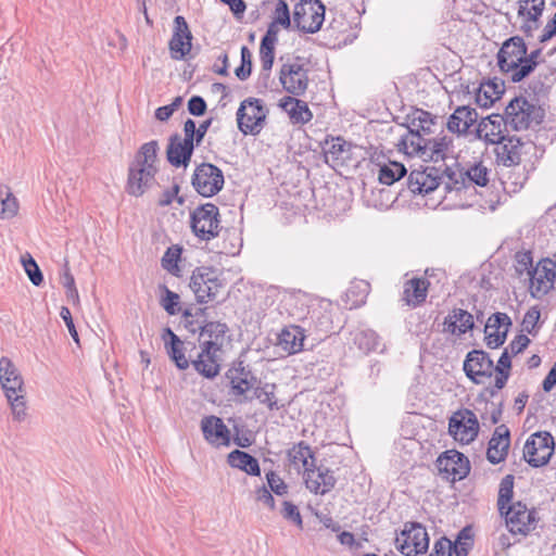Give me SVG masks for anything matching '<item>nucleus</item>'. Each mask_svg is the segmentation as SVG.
Segmentation results:
<instances>
[{
    "mask_svg": "<svg viewBox=\"0 0 556 556\" xmlns=\"http://www.w3.org/2000/svg\"><path fill=\"white\" fill-rule=\"evenodd\" d=\"M420 128L422 126L416 121L415 112L408 126V134L401 139L405 153L418 156L425 162H443L452 149L453 139L446 135L427 138Z\"/></svg>",
    "mask_w": 556,
    "mask_h": 556,
    "instance_id": "nucleus-1",
    "label": "nucleus"
},
{
    "mask_svg": "<svg viewBox=\"0 0 556 556\" xmlns=\"http://www.w3.org/2000/svg\"><path fill=\"white\" fill-rule=\"evenodd\" d=\"M159 142L143 143L128 167L126 190L130 195H142L155 181Z\"/></svg>",
    "mask_w": 556,
    "mask_h": 556,
    "instance_id": "nucleus-2",
    "label": "nucleus"
},
{
    "mask_svg": "<svg viewBox=\"0 0 556 556\" xmlns=\"http://www.w3.org/2000/svg\"><path fill=\"white\" fill-rule=\"evenodd\" d=\"M544 110L525 97H515L505 108L506 124L514 130H526L539 126L544 119Z\"/></svg>",
    "mask_w": 556,
    "mask_h": 556,
    "instance_id": "nucleus-3",
    "label": "nucleus"
},
{
    "mask_svg": "<svg viewBox=\"0 0 556 556\" xmlns=\"http://www.w3.org/2000/svg\"><path fill=\"white\" fill-rule=\"evenodd\" d=\"M190 227L195 237L210 241L219 236L222 230L219 210L213 203H205L190 213Z\"/></svg>",
    "mask_w": 556,
    "mask_h": 556,
    "instance_id": "nucleus-4",
    "label": "nucleus"
},
{
    "mask_svg": "<svg viewBox=\"0 0 556 556\" xmlns=\"http://www.w3.org/2000/svg\"><path fill=\"white\" fill-rule=\"evenodd\" d=\"M444 173L447 177L444 191H460L475 186L485 187L490 180V170L482 163H476L466 170L446 167Z\"/></svg>",
    "mask_w": 556,
    "mask_h": 556,
    "instance_id": "nucleus-5",
    "label": "nucleus"
},
{
    "mask_svg": "<svg viewBox=\"0 0 556 556\" xmlns=\"http://www.w3.org/2000/svg\"><path fill=\"white\" fill-rule=\"evenodd\" d=\"M325 11L320 0H300L293 9V23L300 31L315 34L323 26Z\"/></svg>",
    "mask_w": 556,
    "mask_h": 556,
    "instance_id": "nucleus-6",
    "label": "nucleus"
},
{
    "mask_svg": "<svg viewBox=\"0 0 556 556\" xmlns=\"http://www.w3.org/2000/svg\"><path fill=\"white\" fill-rule=\"evenodd\" d=\"M267 109L261 99L248 98L240 103L237 111L238 128L244 135L261 132L267 116Z\"/></svg>",
    "mask_w": 556,
    "mask_h": 556,
    "instance_id": "nucleus-7",
    "label": "nucleus"
},
{
    "mask_svg": "<svg viewBox=\"0 0 556 556\" xmlns=\"http://www.w3.org/2000/svg\"><path fill=\"white\" fill-rule=\"evenodd\" d=\"M189 287L194 293L197 302L203 304L215 299L222 282L215 268L200 266L192 271Z\"/></svg>",
    "mask_w": 556,
    "mask_h": 556,
    "instance_id": "nucleus-8",
    "label": "nucleus"
},
{
    "mask_svg": "<svg viewBox=\"0 0 556 556\" xmlns=\"http://www.w3.org/2000/svg\"><path fill=\"white\" fill-rule=\"evenodd\" d=\"M444 164L440 167L426 166L421 169H413L407 178V188L414 194H428L435 191L441 184L447 181L444 173Z\"/></svg>",
    "mask_w": 556,
    "mask_h": 556,
    "instance_id": "nucleus-9",
    "label": "nucleus"
},
{
    "mask_svg": "<svg viewBox=\"0 0 556 556\" xmlns=\"http://www.w3.org/2000/svg\"><path fill=\"white\" fill-rule=\"evenodd\" d=\"M508 531L516 535L527 536L535 530L539 522L538 513L534 508L529 509L526 504L516 502L507 507L502 514Z\"/></svg>",
    "mask_w": 556,
    "mask_h": 556,
    "instance_id": "nucleus-10",
    "label": "nucleus"
},
{
    "mask_svg": "<svg viewBox=\"0 0 556 556\" xmlns=\"http://www.w3.org/2000/svg\"><path fill=\"white\" fill-rule=\"evenodd\" d=\"M397 549L405 556L425 554L429 547V535L419 522H406L395 540Z\"/></svg>",
    "mask_w": 556,
    "mask_h": 556,
    "instance_id": "nucleus-11",
    "label": "nucleus"
},
{
    "mask_svg": "<svg viewBox=\"0 0 556 556\" xmlns=\"http://www.w3.org/2000/svg\"><path fill=\"white\" fill-rule=\"evenodd\" d=\"M554 446V438L549 432L533 433L523 446V458L531 467H542L549 462Z\"/></svg>",
    "mask_w": 556,
    "mask_h": 556,
    "instance_id": "nucleus-12",
    "label": "nucleus"
},
{
    "mask_svg": "<svg viewBox=\"0 0 556 556\" xmlns=\"http://www.w3.org/2000/svg\"><path fill=\"white\" fill-rule=\"evenodd\" d=\"M224 182L225 179L222 169L211 163L198 165L191 179L195 191L205 198L217 194L223 189Z\"/></svg>",
    "mask_w": 556,
    "mask_h": 556,
    "instance_id": "nucleus-13",
    "label": "nucleus"
},
{
    "mask_svg": "<svg viewBox=\"0 0 556 556\" xmlns=\"http://www.w3.org/2000/svg\"><path fill=\"white\" fill-rule=\"evenodd\" d=\"M479 429L476 414L468 408L457 409L448 419V433L462 444L473 442L478 437Z\"/></svg>",
    "mask_w": 556,
    "mask_h": 556,
    "instance_id": "nucleus-14",
    "label": "nucleus"
},
{
    "mask_svg": "<svg viewBox=\"0 0 556 556\" xmlns=\"http://www.w3.org/2000/svg\"><path fill=\"white\" fill-rule=\"evenodd\" d=\"M164 346L168 357L180 370L189 368L197 352V345L191 341H182L169 327L164 328L162 333Z\"/></svg>",
    "mask_w": 556,
    "mask_h": 556,
    "instance_id": "nucleus-15",
    "label": "nucleus"
},
{
    "mask_svg": "<svg viewBox=\"0 0 556 556\" xmlns=\"http://www.w3.org/2000/svg\"><path fill=\"white\" fill-rule=\"evenodd\" d=\"M527 53V45L522 37L513 36L506 39L497 52V65L500 71L510 76L523 64Z\"/></svg>",
    "mask_w": 556,
    "mask_h": 556,
    "instance_id": "nucleus-16",
    "label": "nucleus"
},
{
    "mask_svg": "<svg viewBox=\"0 0 556 556\" xmlns=\"http://www.w3.org/2000/svg\"><path fill=\"white\" fill-rule=\"evenodd\" d=\"M463 369L472 382L479 384L492 377L494 364L486 352L472 350L466 355Z\"/></svg>",
    "mask_w": 556,
    "mask_h": 556,
    "instance_id": "nucleus-17",
    "label": "nucleus"
},
{
    "mask_svg": "<svg viewBox=\"0 0 556 556\" xmlns=\"http://www.w3.org/2000/svg\"><path fill=\"white\" fill-rule=\"evenodd\" d=\"M306 488L314 494L325 495L329 493L337 483L334 472L324 465L317 466L311 462V468L303 473Z\"/></svg>",
    "mask_w": 556,
    "mask_h": 556,
    "instance_id": "nucleus-18",
    "label": "nucleus"
},
{
    "mask_svg": "<svg viewBox=\"0 0 556 556\" xmlns=\"http://www.w3.org/2000/svg\"><path fill=\"white\" fill-rule=\"evenodd\" d=\"M308 71L300 63H286L281 66L279 80L283 89L293 96H302L308 86Z\"/></svg>",
    "mask_w": 556,
    "mask_h": 556,
    "instance_id": "nucleus-19",
    "label": "nucleus"
},
{
    "mask_svg": "<svg viewBox=\"0 0 556 556\" xmlns=\"http://www.w3.org/2000/svg\"><path fill=\"white\" fill-rule=\"evenodd\" d=\"M556 280V263L551 258H543L539 262L530 278L531 294L540 298L547 294Z\"/></svg>",
    "mask_w": 556,
    "mask_h": 556,
    "instance_id": "nucleus-20",
    "label": "nucleus"
},
{
    "mask_svg": "<svg viewBox=\"0 0 556 556\" xmlns=\"http://www.w3.org/2000/svg\"><path fill=\"white\" fill-rule=\"evenodd\" d=\"M517 4V15L521 20L520 30L527 37H532L542 24L545 0H518Z\"/></svg>",
    "mask_w": 556,
    "mask_h": 556,
    "instance_id": "nucleus-21",
    "label": "nucleus"
},
{
    "mask_svg": "<svg viewBox=\"0 0 556 556\" xmlns=\"http://www.w3.org/2000/svg\"><path fill=\"white\" fill-rule=\"evenodd\" d=\"M437 467L441 473H445L446 478H451L452 481L466 478L470 471L468 458L456 450H448L441 454L437 459Z\"/></svg>",
    "mask_w": 556,
    "mask_h": 556,
    "instance_id": "nucleus-22",
    "label": "nucleus"
},
{
    "mask_svg": "<svg viewBox=\"0 0 556 556\" xmlns=\"http://www.w3.org/2000/svg\"><path fill=\"white\" fill-rule=\"evenodd\" d=\"M192 34L184 16L174 18V31L168 48L174 60H185L191 50Z\"/></svg>",
    "mask_w": 556,
    "mask_h": 556,
    "instance_id": "nucleus-23",
    "label": "nucleus"
},
{
    "mask_svg": "<svg viewBox=\"0 0 556 556\" xmlns=\"http://www.w3.org/2000/svg\"><path fill=\"white\" fill-rule=\"evenodd\" d=\"M226 377L230 382L235 395H244L261 382L257 377L244 366L242 361L236 362L227 370Z\"/></svg>",
    "mask_w": 556,
    "mask_h": 556,
    "instance_id": "nucleus-24",
    "label": "nucleus"
},
{
    "mask_svg": "<svg viewBox=\"0 0 556 556\" xmlns=\"http://www.w3.org/2000/svg\"><path fill=\"white\" fill-rule=\"evenodd\" d=\"M511 320L506 313L492 314L484 327L485 342L490 349H497L504 344Z\"/></svg>",
    "mask_w": 556,
    "mask_h": 556,
    "instance_id": "nucleus-25",
    "label": "nucleus"
},
{
    "mask_svg": "<svg viewBox=\"0 0 556 556\" xmlns=\"http://www.w3.org/2000/svg\"><path fill=\"white\" fill-rule=\"evenodd\" d=\"M201 430L207 443L213 446H228L230 444V431L223 419L211 415L201 420Z\"/></svg>",
    "mask_w": 556,
    "mask_h": 556,
    "instance_id": "nucleus-26",
    "label": "nucleus"
},
{
    "mask_svg": "<svg viewBox=\"0 0 556 556\" xmlns=\"http://www.w3.org/2000/svg\"><path fill=\"white\" fill-rule=\"evenodd\" d=\"M198 330L200 331V338H208L200 343V348H203L206 353L210 351L217 353L222 350L226 332L228 331L225 323L202 320L198 326Z\"/></svg>",
    "mask_w": 556,
    "mask_h": 556,
    "instance_id": "nucleus-27",
    "label": "nucleus"
},
{
    "mask_svg": "<svg viewBox=\"0 0 556 556\" xmlns=\"http://www.w3.org/2000/svg\"><path fill=\"white\" fill-rule=\"evenodd\" d=\"M194 151V143L186 141L179 134H173L168 139L166 156L174 167H187Z\"/></svg>",
    "mask_w": 556,
    "mask_h": 556,
    "instance_id": "nucleus-28",
    "label": "nucleus"
},
{
    "mask_svg": "<svg viewBox=\"0 0 556 556\" xmlns=\"http://www.w3.org/2000/svg\"><path fill=\"white\" fill-rule=\"evenodd\" d=\"M303 324L306 326V331L315 334V339L318 340L326 338L333 328L331 313L321 306L309 309L308 316L304 318Z\"/></svg>",
    "mask_w": 556,
    "mask_h": 556,
    "instance_id": "nucleus-29",
    "label": "nucleus"
},
{
    "mask_svg": "<svg viewBox=\"0 0 556 556\" xmlns=\"http://www.w3.org/2000/svg\"><path fill=\"white\" fill-rule=\"evenodd\" d=\"M510 445V431L506 425H500L495 428L486 451V459L493 464H500L505 460Z\"/></svg>",
    "mask_w": 556,
    "mask_h": 556,
    "instance_id": "nucleus-30",
    "label": "nucleus"
},
{
    "mask_svg": "<svg viewBox=\"0 0 556 556\" xmlns=\"http://www.w3.org/2000/svg\"><path fill=\"white\" fill-rule=\"evenodd\" d=\"M430 282L422 277H413L403 283L401 301L408 307L421 306L428 294Z\"/></svg>",
    "mask_w": 556,
    "mask_h": 556,
    "instance_id": "nucleus-31",
    "label": "nucleus"
},
{
    "mask_svg": "<svg viewBox=\"0 0 556 556\" xmlns=\"http://www.w3.org/2000/svg\"><path fill=\"white\" fill-rule=\"evenodd\" d=\"M506 126V116L492 114L481 119L477 127V136L488 143H496L504 139V129Z\"/></svg>",
    "mask_w": 556,
    "mask_h": 556,
    "instance_id": "nucleus-32",
    "label": "nucleus"
},
{
    "mask_svg": "<svg viewBox=\"0 0 556 556\" xmlns=\"http://www.w3.org/2000/svg\"><path fill=\"white\" fill-rule=\"evenodd\" d=\"M496 161L504 166L517 165L521 161V141L516 136H504V139L494 143Z\"/></svg>",
    "mask_w": 556,
    "mask_h": 556,
    "instance_id": "nucleus-33",
    "label": "nucleus"
},
{
    "mask_svg": "<svg viewBox=\"0 0 556 556\" xmlns=\"http://www.w3.org/2000/svg\"><path fill=\"white\" fill-rule=\"evenodd\" d=\"M0 384L5 395L24 392V380L13 362L2 356L0 358Z\"/></svg>",
    "mask_w": 556,
    "mask_h": 556,
    "instance_id": "nucleus-34",
    "label": "nucleus"
},
{
    "mask_svg": "<svg viewBox=\"0 0 556 556\" xmlns=\"http://www.w3.org/2000/svg\"><path fill=\"white\" fill-rule=\"evenodd\" d=\"M478 113L470 106H458L448 117L447 129L457 135H466L469 128L477 122Z\"/></svg>",
    "mask_w": 556,
    "mask_h": 556,
    "instance_id": "nucleus-35",
    "label": "nucleus"
},
{
    "mask_svg": "<svg viewBox=\"0 0 556 556\" xmlns=\"http://www.w3.org/2000/svg\"><path fill=\"white\" fill-rule=\"evenodd\" d=\"M444 331L462 336L475 326L473 316L463 308H453L443 321Z\"/></svg>",
    "mask_w": 556,
    "mask_h": 556,
    "instance_id": "nucleus-36",
    "label": "nucleus"
},
{
    "mask_svg": "<svg viewBox=\"0 0 556 556\" xmlns=\"http://www.w3.org/2000/svg\"><path fill=\"white\" fill-rule=\"evenodd\" d=\"M323 149L326 163L331 164V166L343 164L350 159L351 143L340 137L326 140Z\"/></svg>",
    "mask_w": 556,
    "mask_h": 556,
    "instance_id": "nucleus-37",
    "label": "nucleus"
},
{
    "mask_svg": "<svg viewBox=\"0 0 556 556\" xmlns=\"http://www.w3.org/2000/svg\"><path fill=\"white\" fill-rule=\"evenodd\" d=\"M191 364L198 374L207 379H214L220 370L216 352L210 351L206 353L203 348H200V352L195 353V358H192Z\"/></svg>",
    "mask_w": 556,
    "mask_h": 556,
    "instance_id": "nucleus-38",
    "label": "nucleus"
},
{
    "mask_svg": "<svg viewBox=\"0 0 556 556\" xmlns=\"http://www.w3.org/2000/svg\"><path fill=\"white\" fill-rule=\"evenodd\" d=\"M305 327L291 325L286 327L279 333V345L289 354H295L303 349L305 339Z\"/></svg>",
    "mask_w": 556,
    "mask_h": 556,
    "instance_id": "nucleus-39",
    "label": "nucleus"
},
{
    "mask_svg": "<svg viewBox=\"0 0 556 556\" xmlns=\"http://www.w3.org/2000/svg\"><path fill=\"white\" fill-rule=\"evenodd\" d=\"M290 116L294 124H306L313 118V114L306 102L293 98L285 97L279 104Z\"/></svg>",
    "mask_w": 556,
    "mask_h": 556,
    "instance_id": "nucleus-40",
    "label": "nucleus"
},
{
    "mask_svg": "<svg viewBox=\"0 0 556 556\" xmlns=\"http://www.w3.org/2000/svg\"><path fill=\"white\" fill-rule=\"evenodd\" d=\"M369 292L370 285L368 281L363 279H355L351 281L350 287L345 291L342 300L348 308H357L365 304Z\"/></svg>",
    "mask_w": 556,
    "mask_h": 556,
    "instance_id": "nucleus-41",
    "label": "nucleus"
},
{
    "mask_svg": "<svg viewBox=\"0 0 556 556\" xmlns=\"http://www.w3.org/2000/svg\"><path fill=\"white\" fill-rule=\"evenodd\" d=\"M227 462L230 467L240 469L250 476L261 475L258 460L247 452L233 450L228 454Z\"/></svg>",
    "mask_w": 556,
    "mask_h": 556,
    "instance_id": "nucleus-42",
    "label": "nucleus"
},
{
    "mask_svg": "<svg viewBox=\"0 0 556 556\" xmlns=\"http://www.w3.org/2000/svg\"><path fill=\"white\" fill-rule=\"evenodd\" d=\"M503 92V83H498L496 79L489 80L485 84L480 85L476 94V102L479 106L486 109L498 100Z\"/></svg>",
    "mask_w": 556,
    "mask_h": 556,
    "instance_id": "nucleus-43",
    "label": "nucleus"
},
{
    "mask_svg": "<svg viewBox=\"0 0 556 556\" xmlns=\"http://www.w3.org/2000/svg\"><path fill=\"white\" fill-rule=\"evenodd\" d=\"M353 343L367 354L378 349L379 336L371 329H359L353 333Z\"/></svg>",
    "mask_w": 556,
    "mask_h": 556,
    "instance_id": "nucleus-44",
    "label": "nucleus"
},
{
    "mask_svg": "<svg viewBox=\"0 0 556 556\" xmlns=\"http://www.w3.org/2000/svg\"><path fill=\"white\" fill-rule=\"evenodd\" d=\"M406 168L402 163L389 162L379 168V181L391 186L406 175Z\"/></svg>",
    "mask_w": 556,
    "mask_h": 556,
    "instance_id": "nucleus-45",
    "label": "nucleus"
},
{
    "mask_svg": "<svg viewBox=\"0 0 556 556\" xmlns=\"http://www.w3.org/2000/svg\"><path fill=\"white\" fill-rule=\"evenodd\" d=\"M541 53V48L531 51L529 54L526 53L523 64L519 66V70L510 76V80L513 83H519L528 77L539 64V58Z\"/></svg>",
    "mask_w": 556,
    "mask_h": 556,
    "instance_id": "nucleus-46",
    "label": "nucleus"
},
{
    "mask_svg": "<svg viewBox=\"0 0 556 556\" xmlns=\"http://www.w3.org/2000/svg\"><path fill=\"white\" fill-rule=\"evenodd\" d=\"M181 253L182 248L178 244H174L167 248L161 260L162 267L176 277H181V270L178 266Z\"/></svg>",
    "mask_w": 556,
    "mask_h": 556,
    "instance_id": "nucleus-47",
    "label": "nucleus"
},
{
    "mask_svg": "<svg viewBox=\"0 0 556 556\" xmlns=\"http://www.w3.org/2000/svg\"><path fill=\"white\" fill-rule=\"evenodd\" d=\"M288 455L294 465L302 464L304 470L311 468L309 459H312V462H315L314 452L312 451L309 445L304 441H301L298 444L293 445V447L289 451Z\"/></svg>",
    "mask_w": 556,
    "mask_h": 556,
    "instance_id": "nucleus-48",
    "label": "nucleus"
},
{
    "mask_svg": "<svg viewBox=\"0 0 556 556\" xmlns=\"http://www.w3.org/2000/svg\"><path fill=\"white\" fill-rule=\"evenodd\" d=\"M277 386L275 383H265L264 387H254V397L262 404H265L270 410H278V401L275 395Z\"/></svg>",
    "mask_w": 556,
    "mask_h": 556,
    "instance_id": "nucleus-49",
    "label": "nucleus"
},
{
    "mask_svg": "<svg viewBox=\"0 0 556 556\" xmlns=\"http://www.w3.org/2000/svg\"><path fill=\"white\" fill-rule=\"evenodd\" d=\"M473 545V535L470 527L463 528L454 543H452V549L456 556H468L469 551Z\"/></svg>",
    "mask_w": 556,
    "mask_h": 556,
    "instance_id": "nucleus-50",
    "label": "nucleus"
},
{
    "mask_svg": "<svg viewBox=\"0 0 556 556\" xmlns=\"http://www.w3.org/2000/svg\"><path fill=\"white\" fill-rule=\"evenodd\" d=\"M514 494V476L507 475L505 476L501 483L498 490V498H497V507L501 514H504V510L509 506L508 503L511 501Z\"/></svg>",
    "mask_w": 556,
    "mask_h": 556,
    "instance_id": "nucleus-51",
    "label": "nucleus"
},
{
    "mask_svg": "<svg viewBox=\"0 0 556 556\" xmlns=\"http://www.w3.org/2000/svg\"><path fill=\"white\" fill-rule=\"evenodd\" d=\"M163 292L160 304L169 315H176L181 311L180 296L176 292L169 290L165 285L160 286Z\"/></svg>",
    "mask_w": 556,
    "mask_h": 556,
    "instance_id": "nucleus-52",
    "label": "nucleus"
},
{
    "mask_svg": "<svg viewBox=\"0 0 556 556\" xmlns=\"http://www.w3.org/2000/svg\"><path fill=\"white\" fill-rule=\"evenodd\" d=\"M24 392L5 395L10 403L12 414L15 420L23 421L26 418V402Z\"/></svg>",
    "mask_w": 556,
    "mask_h": 556,
    "instance_id": "nucleus-53",
    "label": "nucleus"
},
{
    "mask_svg": "<svg viewBox=\"0 0 556 556\" xmlns=\"http://www.w3.org/2000/svg\"><path fill=\"white\" fill-rule=\"evenodd\" d=\"M260 59H261L262 72H265L266 77H268L269 72L274 64V59H275V43L261 41Z\"/></svg>",
    "mask_w": 556,
    "mask_h": 556,
    "instance_id": "nucleus-54",
    "label": "nucleus"
},
{
    "mask_svg": "<svg viewBox=\"0 0 556 556\" xmlns=\"http://www.w3.org/2000/svg\"><path fill=\"white\" fill-rule=\"evenodd\" d=\"M540 317H541L540 308L538 306H531L523 315L522 323H521L522 330L532 336L536 334V332H538L536 325L540 320Z\"/></svg>",
    "mask_w": 556,
    "mask_h": 556,
    "instance_id": "nucleus-55",
    "label": "nucleus"
},
{
    "mask_svg": "<svg viewBox=\"0 0 556 556\" xmlns=\"http://www.w3.org/2000/svg\"><path fill=\"white\" fill-rule=\"evenodd\" d=\"M273 22L280 24L288 29L291 27V16L289 5L285 0H278L274 11Z\"/></svg>",
    "mask_w": 556,
    "mask_h": 556,
    "instance_id": "nucleus-56",
    "label": "nucleus"
},
{
    "mask_svg": "<svg viewBox=\"0 0 556 556\" xmlns=\"http://www.w3.org/2000/svg\"><path fill=\"white\" fill-rule=\"evenodd\" d=\"M252 72V54L248 47L241 48V65L235 71L236 76L240 80H245L250 77Z\"/></svg>",
    "mask_w": 556,
    "mask_h": 556,
    "instance_id": "nucleus-57",
    "label": "nucleus"
},
{
    "mask_svg": "<svg viewBox=\"0 0 556 556\" xmlns=\"http://www.w3.org/2000/svg\"><path fill=\"white\" fill-rule=\"evenodd\" d=\"M22 263L31 283L37 287L40 286L43 281V276L36 261L28 255L27 258H22Z\"/></svg>",
    "mask_w": 556,
    "mask_h": 556,
    "instance_id": "nucleus-58",
    "label": "nucleus"
},
{
    "mask_svg": "<svg viewBox=\"0 0 556 556\" xmlns=\"http://www.w3.org/2000/svg\"><path fill=\"white\" fill-rule=\"evenodd\" d=\"M18 212L17 199L12 192H8L4 199H1L0 218L10 219L13 218Z\"/></svg>",
    "mask_w": 556,
    "mask_h": 556,
    "instance_id": "nucleus-59",
    "label": "nucleus"
},
{
    "mask_svg": "<svg viewBox=\"0 0 556 556\" xmlns=\"http://www.w3.org/2000/svg\"><path fill=\"white\" fill-rule=\"evenodd\" d=\"M60 281L62 286L66 289V296L71 300L78 301V291L75 287L74 276L71 274L67 265H65V269L61 275Z\"/></svg>",
    "mask_w": 556,
    "mask_h": 556,
    "instance_id": "nucleus-60",
    "label": "nucleus"
},
{
    "mask_svg": "<svg viewBox=\"0 0 556 556\" xmlns=\"http://www.w3.org/2000/svg\"><path fill=\"white\" fill-rule=\"evenodd\" d=\"M266 480L269 486V491L277 495H285L288 492V485L286 482L273 470L266 473Z\"/></svg>",
    "mask_w": 556,
    "mask_h": 556,
    "instance_id": "nucleus-61",
    "label": "nucleus"
},
{
    "mask_svg": "<svg viewBox=\"0 0 556 556\" xmlns=\"http://www.w3.org/2000/svg\"><path fill=\"white\" fill-rule=\"evenodd\" d=\"M516 262H517L516 270L520 275H522L525 271H527L528 275L531 277L533 269H534V268H532L533 258H532L531 252H529V251L518 252L516 254Z\"/></svg>",
    "mask_w": 556,
    "mask_h": 556,
    "instance_id": "nucleus-62",
    "label": "nucleus"
},
{
    "mask_svg": "<svg viewBox=\"0 0 556 556\" xmlns=\"http://www.w3.org/2000/svg\"><path fill=\"white\" fill-rule=\"evenodd\" d=\"M281 515L285 519L294 522L296 526L302 527V517L299 508L289 501L282 503Z\"/></svg>",
    "mask_w": 556,
    "mask_h": 556,
    "instance_id": "nucleus-63",
    "label": "nucleus"
},
{
    "mask_svg": "<svg viewBox=\"0 0 556 556\" xmlns=\"http://www.w3.org/2000/svg\"><path fill=\"white\" fill-rule=\"evenodd\" d=\"M179 189V185L175 182L170 189L163 191L159 198L157 205L162 207L168 206L172 204L174 199H177L178 203L182 204L184 199L178 197Z\"/></svg>",
    "mask_w": 556,
    "mask_h": 556,
    "instance_id": "nucleus-64",
    "label": "nucleus"
}]
</instances>
